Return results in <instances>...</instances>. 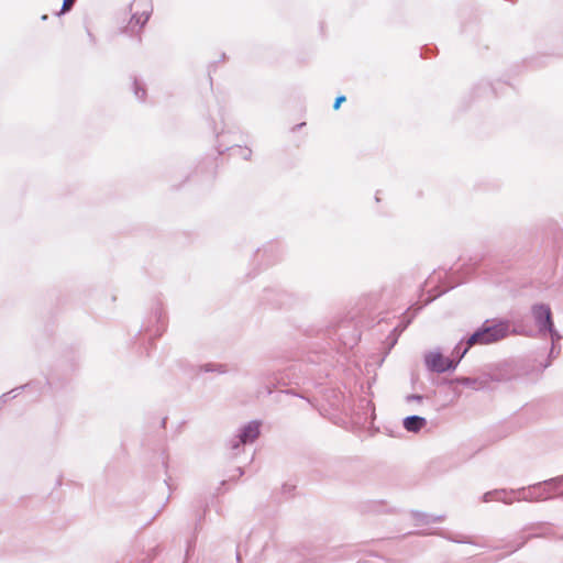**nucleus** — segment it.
<instances>
[{
  "instance_id": "obj_36",
  "label": "nucleus",
  "mask_w": 563,
  "mask_h": 563,
  "mask_svg": "<svg viewBox=\"0 0 563 563\" xmlns=\"http://www.w3.org/2000/svg\"><path fill=\"white\" fill-rule=\"evenodd\" d=\"M238 476H242L244 474V471L242 467H236Z\"/></svg>"
},
{
  "instance_id": "obj_37",
  "label": "nucleus",
  "mask_w": 563,
  "mask_h": 563,
  "mask_svg": "<svg viewBox=\"0 0 563 563\" xmlns=\"http://www.w3.org/2000/svg\"><path fill=\"white\" fill-rule=\"evenodd\" d=\"M41 19H42L43 21H46V20L48 19V15H47V14H43V15L41 16Z\"/></svg>"
},
{
  "instance_id": "obj_8",
  "label": "nucleus",
  "mask_w": 563,
  "mask_h": 563,
  "mask_svg": "<svg viewBox=\"0 0 563 563\" xmlns=\"http://www.w3.org/2000/svg\"><path fill=\"white\" fill-rule=\"evenodd\" d=\"M427 426V419L421 416L412 415L404 418L402 427L412 433H418L421 429Z\"/></svg>"
},
{
  "instance_id": "obj_24",
  "label": "nucleus",
  "mask_w": 563,
  "mask_h": 563,
  "mask_svg": "<svg viewBox=\"0 0 563 563\" xmlns=\"http://www.w3.org/2000/svg\"><path fill=\"white\" fill-rule=\"evenodd\" d=\"M444 538L456 543H472L465 536H444Z\"/></svg>"
},
{
  "instance_id": "obj_17",
  "label": "nucleus",
  "mask_w": 563,
  "mask_h": 563,
  "mask_svg": "<svg viewBox=\"0 0 563 563\" xmlns=\"http://www.w3.org/2000/svg\"><path fill=\"white\" fill-rule=\"evenodd\" d=\"M133 92L137 100L144 101L146 97L145 86L136 78L133 77Z\"/></svg>"
},
{
  "instance_id": "obj_21",
  "label": "nucleus",
  "mask_w": 563,
  "mask_h": 563,
  "mask_svg": "<svg viewBox=\"0 0 563 563\" xmlns=\"http://www.w3.org/2000/svg\"><path fill=\"white\" fill-rule=\"evenodd\" d=\"M398 329H399V327H395V328L393 329V331H391V332L388 334V336H387V342H388V344H389V349H388V350H390L391 347H394V345H395V344L397 343V341H398V338H399V335H400V333L398 332Z\"/></svg>"
},
{
  "instance_id": "obj_34",
  "label": "nucleus",
  "mask_w": 563,
  "mask_h": 563,
  "mask_svg": "<svg viewBox=\"0 0 563 563\" xmlns=\"http://www.w3.org/2000/svg\"><path fill=\"white\" fill-rule=\"evenodd\" d=\"M195 545V539L187 542L186 556L189 555L191 548Z\"/></svg>"
},
{
  "instance_id": "obj_14",
  "label": "nucleus",
  "mask_w": 563,
  "mask_h": 563,
  "mask_svg": "<svg viewBox=\"0 0 563 563\" xmlns=\"http://www.w3.org/2000/svg\"><path fill=\"white\" fill-rule=\"evenodd\" d=\"M509 495L515 496V500L517 501L531 503V494L529 486H523L520 488H509Z\"/></svg>"
},
{
  "instance_id": "obj_39",
  "label": "nucleus",
  "mask_w": 563,
  "mask_h": 563,
  "mask_svg": "<svg viewBox=\"0 0 563 563\" xmlns=\"http://www.w3.org/2000/svg\"><path fill=\"white\" fill-rule=\"evenodd\" d=\"M485 88L489 89L492 91V93H495V90L490 86H486Z\"/></svg>"
},
{
  "instance_id": "obj_28",
  "label": "nucleus",
  "mask_w": 563,
  "mask_h": 563,
  "mask_svg": "<svg viewBox=\"0 0 563 563\" xmlns=\"http://www.w3.org/2000/svg\"><path fill=\"white\" fill-rule=\"evenodd\" d=\"M345 100H346V98H345V96H344V95H340V96H338V97L335 98V100H334L333 109H334V110H338V109L341 107L342 102H344Z\"/></svg>"
},
{
  "instance_id": "obj_41",
  "label": "nucleus",
  "mask_w": 563,
  "mask_h": 563,
  "mask_svg": "<svg viewBox=\"0 0 563 563\" xmlns=\"http://www.w3.org/2000/svg\"><path fill=\"white\" fill-rule=\"evenodd\" d=\"M272 393H273L272 388L269 386H267V394H272Z\"/></svg>"
},
{
  "instance_id": "obj_13",
  "label": "nucleus",
  "mask_w": 563,
  "mask_h": 563,
  "mask_svg": "<svg viewBox=\"0 0 563 563\" xmlns=\"http://www.w3.org/2000/svg\"><path fill=\"white\" fill-rule=\"evenodd\" d=\"M509 495V488H497L489 492H486L482 495V501L488 503L492 500L501 501L503 496Z\"/></svg>"
},
{
  "instance_id": "obj_42",
  "label": "nucleus",
  "mask_w": 563,
  "mask_h": 563,
  "mask_svg": "<svg viewBox=\"0 0 563 563\" xmlns=\"http://www.w3.org/2000/svg\"><path fill=\"white\" fill-rule=\"evenodd\" d=\"M558 497L563 499V490L558 495Z\"/></svg>"
},
{
  "instance_id": "obj_15",
  "label": "nucleus",
  "mask_w": 563,
  "mask_h": 563,
  "mask_svg": "<svg viewBox=\"0 0 563 563\" xmlns=\"http://www.w3.org/2000/svg\"><path fill=\"white\" fill-rule=\"evenodd\" d=\"M276 245L271 243L263 249H257L256 251V257L262 256L263 258H266L267 264L274 263L277 258L274 256Z\"/></svg>"
},
{
  "instance_id": "obj_12",
  "label": "nucleus",
  "mask_w": 563,
  "mask_h": 563,
  "mask_svg": "<svg viewBox=\"0 0 563 563\" xmlns=\"http://www.w3.org/2000/svg\"><path fill=\"white\" fill-rule=\"evenodd\" d=\"M412 517L417 521L418 525H429L431 522H441L445 519V515L433 516V515L421 512V511H413Z\"/></svg>"
},
{
  "instance_id": "obj_40",
  "label": "nucleus",
  "mask_w": 563,
  "mask_h": 563,
  "mask_svg": "<svg viewBox=\"0 0 563 563\" xmlns=\"http://www.w3.org/2000/svg\"><path fill=\"white\" fill-rule=\"evenodd\" d=\"M474 271V267L467 268V274H471Z\"/></svg>"
},
{
  "instance_id": "obj_18",
  "label": "nucleus",
  "mask_w": 563,
  "mask_h": 563,
  "mask_svg": "<svg viewBox=\"0 0 563 563\" xmlns=\"http://www.w3.org/2000/svg\"><path fill=\"white\" fill-rule=\"evenodd\" d=\"M30 386H31V384H25V385H23V386H20V387L13 388V389H12V390H10L9 393H5V394H3V395L0 397V402L5 404L9 399H13V398H15V397L19 395L20 390L25 389V388H27V387H30Z\"/></svg>"
},
{
  "instance_id": "obj_27",
  "label": "nucleus",
  "mask_w": 563,
  "mask_h": 563,
  "mask_svg": "<svg viewBox=\"0 0 563 563\" xmlns=\"http://www.w3.org/2000/svg\"><path fill=\"white\" fill-rule=\"evenodd\" d=\"M461 283H462V280H457V282H455L454 284L449 285V286H448V287H445L443 290L439 291L435 296H433V297L431 298V300H432V299H434V298H437V297H439V296H441L442 294L446 292L448 290L453 289L455 286L460 285Z\"/></svg>"
},
{
  "instance_id": "obj_31",
  "label": "nucleus",
  "mask_w": 563,
  "mask_h": 563,
  "mask_svg": "<svg viewBox=\"0 0 563 563\" xmlns=\"http://www.w3.org/2000/svg\"><path fill=\"white\" fill-rule=\"evenodd\" d=\"M282 489L285 495H290L292 493V490L295 489V486L290 485V484H284Z\"/></svg>"
},
{
  "instance_id": "obj_3",
  "label": "nucleus",
  "mask_w": 563,
  "mask_h": 563,
  "mask_svg": "<svg viewBox=\"0 0 563 563\" xmlns=\"http://www.w3.org/2000/svg\"><path fill=\"white\" fill-rule=\"evenodd\" d=\"M132 12L128 29L131 33L141 31L147 23L153 8L150 0H134L130 4Z\"/></svg>"
},
{
  "instance_id": "obj_33",
  "label": "nucleus",
  "mask_w": 563,
  "mask_h": 563,
  "mask_svg": "<svg viewBox=\"0 0 563 563\" xmlns=\"http://www.w3.org/2000/svg\"><path fill=\"white\" fill-rule=\"evenodd\" d=\"M330 559H325V558H320V559H317V558H311L308 560L309 563H323V562H327L329 561Z\"/></svg>"
},
{
  "instance_id": "obj_22",
  "label": "nucleus",
  "mask_w": 563,
  "mask_h": 563,
  "mask_svg": "<svg viewBox=\"0 0 563 563\" xmlns=\"http://www.w3.org/2000/svg\"><path fill=\"white\" fill-rule=\"evenodd\" d=\"M75 1L76 0H63L62 8H60L59 12H57L56 14L62 15V14L69 12L74 7Z\"/></svg>"
},
{
  "instance_id": "obj_38",
  "label": "nucleus",
  "mask_w": 563,
  "mask_h": 563,
  "mask_svg": "<svg viewBox=\"0 0 563 563\" xmlns=\"http://www.w3.org/2000/svg\"><path fill=\"white\" fill-rule=\"evenodd\" d=\"M88 35H89L90 40H91L92 42H95V37H93L92 33H90V32L88 31Z\"/></svg>"
},
{
  "instance_id": "obj_46",
  "label": "nucleus",
  "mask_w": 563,
  "mask_h": 563,
  "mask_svg": "<svg viewBox=\"0 0 563 563\" xmlns=\"http://www.w3.org/2000/svg\"><path fill=\"white\" fill-rule=\"evenodd\" d=\"M358 563H372L371 561H362V562H358Z\"/></svg>"
},
{
  "instance_id": "obj_19",
  "label": "nucleus",
  "mask_w": 563,
  "mask_h": 563,
  "mask_svg": "<svg viewBox=\"0 0 563 563\" xmlns=\"http://www.w3.org/2000/svg\"><path fill=\"white\" fill-rule=\"evenodd\" d=\"M227 150L233 151L234 154L240 155L245 161H249L252 156V150L247 148V147L232 146V147H228Z\"/></svg>"
},
{
  "instance_id": "obj_32",
  "label": "nucleus",
  "mask_w": 563,
  "mask_h": 563,
  "mask_svg": "<svg viewBox=\"0 0 563 563\" xmlns=\"http://www.w3.org/2000/svg\"><path fill=\"white\" fill-rule=\"evenodd\" d=\"M515 501V496H503V499H501V503H504L505 505H511L514 504Z\"/></svg>"
},
{
  "instance_id": "obj_43",
  "label": "nucleus",
  "mask_w": 563,
  "mask_h": 563,
  "mask_svg": "<svg viewBox=\"0 0 563 563\" xmlns=\"http://www.w3.org/2000/svg\"><path fill=\"white\" fill-rule=\"evenodd\" d=\"M165 422H166V418H164L162 421L163 427L165 426Z\"/></svg>"
},
{
  "instance_id": "obj_44",
  "label": "nucleus",
  "mask_w": 563,
  "mask_h": 563,
  "mask_svg": "<svg viewBox=\"0 0 563 563\" xmlns=\"http://www.w3.org/2000/svg\"><path fill=\"white\" fill-rule=\"evenodd\" d=\"M305 123H299L296 128H301Z\"/></svg>"
},
{
  "instance_id": "obj_25",
  "label": "nucleus",
  "mask_w": 563,
  "mask_h": 563,
  "mask_svg": "<svg viewBox=\"0 0 563 563\" xmlns=\"http://www.w3.org/2000/svg\"><path fill=\"white\" fill-rule=\"evenodd\" d=\"M424 396L420 395V394H410L408 396H406V401L407 402H411V401H417V402H421L423 400Z\"/></svg>"
},
{
  "instance_id": "obj_16",
  "label": "nucleus",
  "mask_w": 563,
  "mask_h": 563,
  "mask_svg": "<svg viewBox=\"0 0 563 563\" xmlns=\"http://www.w3.org/2000/svg\"><path fill=\"white\" fill-rule=\"evenodd\" d=\"M345 328L347 327L343 324L339 325L338 330L335 331V335L340 341H342L344 345L352 347L357 343L360 335L355 331H353V335L351 338H344V333L342 332V330Z\"/></svg>"
},
{
  "instance_id": "obj_30",
  "label": "nucleus",
  "mask_w": 563,
  "mask_h": 563,
  "mask_svg": "<svg viewBox=\"0 0 563 563\" xmlns=\"http://www.w3.org/2000/svg\"><path fill=\"white\" fill-rule=\"evenodd\" d=\"M411 322L410 319L401 320L396 327H399L398 332L401 334L405 329L409 325Z\"/></svg>"
},
{
  "instance_id": "obj_4",
  "label": "nucleus",
  "mask_w": 563,
  "mask_h": 563,
  "mask_svg": "<svg viewBox=\"0 0 563 563\" xmlns=\"http://www.w3.org/2000/svg\"><path fill=\"white\" fill-rule=\"evenodd\" d=\"M261 421L252 420L239 429V432L233 437L229 444L232 451H239L242 445L253 443L261 434Z\"/></svg>"
},
{
  "instance_id": "obj_11",
  "label": "nucleus",
  "mask_w": 563,
  "mask_h": 563,
  "mask_svg": "<svg viewBox=\"0 0 563 563\" xmlns=\"http://www.w3.org/2000/svg\"><path fill=\"white\" fill-rule=\"evenodd\" d=\"M470 347L464 342V340L461 339V341L454 346L450 361H452V364L454 366V369L457 367L461 360L466 355Z\"/></svg>"
},
{
  "instance_id": "obj_1",
  "label": "nucleus",
  "mask_w": 563,
  "mask_h": 563,
  "mask_svg": "<svg viewBox=\"0 0 563 563\" xmlns=\"http://www.w3.org/2000/svg\"><path fill=\"white\" fill-rule=\"evenodd\" d=\"M509 333V324L507 321L486 320L472 334L463 338L464 342L471 349L476 344H490L505 339Z\"/></svg>"
},
{
  "instance_id": "obj_2",
  "label": "nucleus",
  "mask_w": 563,
  "mask_h": 563,
  "mask_svg": "<svg viewBox=\"0 0 563 563\" xmlns=\"http://www.w3.org/2000/svg\"><path fill=\"white\" fill-rule=\"evenodd\" d=\"M531 316L534 323L542 335H550L552 345L559 342L562 336L554 327L552 311L547 303H534L531 307ZM554 346H552L553 349Z\"/></svg>"
},
{
  "instance_id": "obj_10",
  "label": "nucleus",
  "mask_w": 563,
  "mask_h": 563,
  "mask_svg": "<svg viewBox=\"0 0 563 563\" xmlns=\"http://www.w3.org/2000/svg\"><path fill=\"white\" fill-rule=\"evenodd\" d=\"M229 372L228 365L223 363H205L197 366L196 373H217L227 374Z\"/></svg>"
},
{
  "instance_id": "obj_5",
  "label": "nucleus",
  "mask_w": 563,
  "mask_h": 563,
  "mask_svg": "<svg viewBox=\"0 0 563 563\" xmlns=\"http://www.w3.org/2000/svg\"><path fill=\"white\" fill-rule=\"evenodd\" d=\"M424 364L429 372L442 374L454 371V366L450 357L444 356L440 351H430L424 354Z\"/></svg>"
},
{
  "instance_id": "obj_26",
  "label": "nucleus",
  "mask_w": 563,
  "mask_h": 563,
  "mask_svg": "<svg viewBox=\"0 0 563 563\" xmlns=\"http://www.w3.org/2000/svg\"><path fill=\"white\" fill-rule=\"evenodd\" d=\"M243 554L247 555V549L243 548L242 545H238V548H236V561H238V563H241Z\"/></svg>"
},
{
  "instance_id": "obj_29",
  "label": "nucleus",
  "mask_w": 563,
  "mask_h": 563,
  "mask_svg": "<svg viewBox=\"0 0 563 563\" xmlns=\"http://www.w3.org/2000/svg\"><path fill=\"white\" fill-rule=\"evenodd\" d=\"M262 379L268 380L269 383L274 384V380L276 379L274 373L263 372L261 373Z\"/></svg>"
},
{
  "instance_id": "obj_23",
  "label": "nucleus",
  "mask_w": 563,
  "mask_h": 563,
  "mask_svg": "<svg viewBox=\"0 0 563 563\" xmlns=\"http://www.w3.org/2000/svg\"><path fill=\"white\" fill-rule=\"evenodd\" d=\"M548 483L550 484L551 488L556 490L559 487L563 486V475L549 478Z\"/></svg>"
},
{
  "instance_id": "obj_20",
  "label": "nucleus",
  "mask_w": 563,
  "mask_h": 563,
  "mask_svg": "<svg viewBox=\"0 0 563 563\" xmlns=\"http://www.w3.org/2000/svg\"><path fill=\"white\" fill-rule=\"evenodd\" d=\"M477 380L472 377H455L454 379L450 380V384H459L466 387H474Z\"/></svg>"
},
{
  "instance_id": "obj_6",
  "label": "nucleus",
  "mask_w": 563,
  "mask_h": 563,
  "mask_svg": "<svg viewBox=\"0 0 563 563\" xmlns=\"http://www.w3.org/2000/svg\"><path fill=\"white\" fill-rule=\"evenodd\" d=\"M547 529V525L543 522H537L531 523L528 526H525L520 532L516 536L515 540L512 541L515 545L511 548L510 552H515L519 549H521L528 540L531 538H539V537H545L547 533L544 530Z\"/></svg>"
},
{
  "instance_id": "obj_7",
  "label": "nucleus",
  "mask_w": 563,
  "mask_h": 563,
  "mask_svg": "<svg viewBox=\"0 0 563 563\" xmlns=\"http://www.w3.org/2000/svg\"><path fill=\"white\" fill-rule=\"evenodd\" d=\"M531 494V503L548 500L553 498L552 492L555 489L550 487L548 479L529 485Z\"/></svg>"
},
{
  "instance_id": "obj_45",
  "label": "nucleus",
  "mask_w": 563,
  "mask_h": 563,
  "mask_svg": "<svg viewBox=\"0 0 563 563\" xmlns=\"http://www.w3.org/2000/svg\"><path fill=\"white\" fill-rule=\"evenodd\" d=\"M218 152H219V154H222V153H223V151H222V150H220V147H218Z\"/></svg>"
},
{
  "instance_id": "obj_9",
  "label": "nucleus",
  "mask_w": 563,
  "mask_h": 563,
  "mask_svg": "<svg viewBox=\"0 0 563 563\" xmlns=\"http://www.w3.org/2000/svg\"><path fill=\"white\" fill-rule=\"evenodd\" d=\"M153 316L155 318L156 328L153 332H151V335L158 338L166 330V316H165L163 308H161V307H156L153 310Z\"/></svg>"
},
{
  "instance_id": "obj_35",
  "label": "nucleus",
  "mask_w": 563,
  "mask_h": 563,
  "mask_svg": "<svg viewBox=\"0 0 563 563\" xmlns=\"http://www.w3.org/2000/svg\"><path fill=\"white\" fill-rule=\"evenodd\" d=\"M428 51H430L428 47L422 48V49H421V54H420V55H421V57L427 58V57H428V55H427V52H428Z\"/></svg>"
}]
</instances>
